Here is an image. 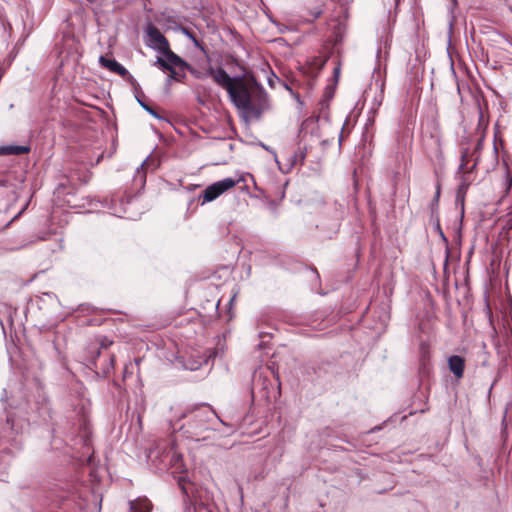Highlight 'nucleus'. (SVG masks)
<instances>
[{"label": "nucleus", "mask_w": 512, "mask_h": 512, "mask_svg": "<svg viewBox=\"0 0 512 512\" xmlns=\"http://www.w3.org/2000/svg\"><path fill=\"white\" fill-rule=\"evenodd\" d=\"M25 210H26V207H23V208L21 209V211H20V212L22 213V212H24Z\"/></svg>", "instance_id": "obj_37"}, {"label": "nucleus", "mask_w": 512, "mask_h": 512, "mask_svg": "<svg viewBox=\"0 0 512 512\" xmlns=\"http://www.w3.org/2000/svg\"><path fill=\"white\" fill-rule=\"evenodd\" d=\"M21 215V212H19L15 217L12 219V221L16 220Z\"/></svg>", "instance_id": "obj_27"}, {"label": "nucleus", "mask_w": 512, "mask_h": 512, "mask_svg": "<svg viewBox=\"0 0 512 512\" xmlns=\"http://www.w3.org/2000/svg\"><path fill=\"white\" fill-rule=\"evenodd\" d=\"M339 74H340V67H335L334 71H333V78H334L335 84H337V82H338Z\"/></svg>", "instance_id": "obj_24"}, {"label": "nucleus", "mask_w": 512, "mask_h": 512, "mask_svg": "<svg viewBox=\"0 0 512 512\" xmlns=\"http://www.w3.org/2000/svg\"><path fill=\"white\" fill-rule=\"evenodd\" d=\"M335 83L327 85L324 91V99L320 102L322 108L328 107V102L333 98L335 93Z\"/></svg>", "instance_id": "obj_18"}, {"label": "nucleus", "mask_w": 512, "mask_h": 512, "mask_svg": "<svg viewBox=\"0 0 512 512\" xmlns=\"http://www.w3.org/2000/svg\"><path fill=\"white\" fill-rule=\"evenodd\" d=\"M14 422L11 416H7L6 423L3 427L4 432L13 431Z\"/></svg>", "instance_id": "obj_21"}, {"label": "nucleus", "mask_w": 512, "mask_h": 512, "mask_svg": "<svg viewBox=\"0 0 512 512\" xmlns=\"http://www.w3.org/2000/svg\"><path fill=\"white\" fill-rule=\"evenodd\" d=\"M87 1H88V2H90V3H93V2H94V0H87Z\"/></svg>", "instance_id": "obj_39"}, {"label": "nucleus", "mask_w": 512, "mask_h": 512, "mask_svg": "<svg viewBox=\"0 0 512 512\" xmlns=\"http://www.w3.org/2000/svg\"><path fill=\"white\" fill-rule=\"evenodd\" d=\"M99 63L102 67L108 69L109 71L120 75L122 78L127 80L134 89H140V85L137 83L135 78L129 73V71L118 63L115 59H109L105 56H100Z\"/></svg>", "instance_id": "obj_6"}, {"label": "nucleus", "mask_w": 512, "mask_h": 512, "mask_svg": "<svg viewBox=\"0 0 512 512\" xmlns=\"http://www.w3.org/2000/svg\"><path fill=\"white\" fill-rule=\"evenodd\" d=\"M448 366L450 371L454 374L457 379L463 377L465 369V360L463 357L453 355L448 358Z\"/></svg>", "instance_id": "obj_9"}, {"label": "nucleus", "mask_w": 512, "mask_h": 512, "mask_svg": "<svg viewBox=\"0 0 512 512\" xmlns=\"http://www.w3.org/2000/svg\"><path fill=\"white\" fill-rule=\"evenodd\" d=\"M250 83L254 86L250 107L244 111L253 115L254 118L260 119L262 114L270 108L269 97L265 89L258 83L254 75L250 76Z\"/></svg>", "instance_id": "obj_4"}, {"label": "nucleus", "mask_w": 512, "mask_h": 512, "mask_svg": "<svg viewBox=\"0 0 512 512\" xmlns=\"http://www.w3.org/2000/svg\"><path fill=\"white\" fill-rule=\"evenodd\" d=\"M273 77H274L276 80H279V77H278L276 74H273Z\"/></svg>", "instance_id": "obj_34"}, {"label": "nucleus", "mask_w": 512, "mask_h": 512, "mask_svg": "<svg viewBox=\"0 0 512 512\" xmlns=\"http://www.w3.org/2000/svg\"><path fill=\"white\" fill-rule=\"evenodd\" d=\"M209 76L224 88L228 94H232L233 91V81H239L240 78H236V76L231 77L222 67L214 68L212 66L208 67Z\"/></svg>", "instance_id": "obj_8"}, {"label": "nucleus", "mask_w": 512, "mask_h": 512, "mask_svg": "<svg viewBox=\"0 0 512 512\" xmlns=\"http://www.w3.org/2000/svg\"><path fill=\"white\" fill-rule=\"evenodd\" d=\"M467 189L468 184H466L465 182H462L457 189L456 203H461L462 212L464 211V197Z\"/></svg>", "instance_id": "obj_19"}, {"label": "nucleus", "mask_w": 512, "mask_h": 512, "mask_svg": "<svg viewBox=\"0 0 512 512\" xmlns=\"http://www.w3.org/2000/svg\"><path fill=\"white\" fill-rule=\"evenodd\" d=\"M176 65H181L184 68H187V71L191 73V75L196 79H205L209 76L208 69L206 71L199 70L192 65L188 64L184 59L179 56L178 61L173 62Z\"/></svg>", "instance_id": "obj_12"}, {"label": "nucleus", "mask_w": 512, "mask_h": 512, "mask_svg": "<svg viewBox=\"0 0 512 512\" xmlns=\"http://www.w3.org/2000/svg\"><path fill=\"white\" fill-rule=\"evenodd\" d=\"M148 40L147 45L154 50H157L164 56L163 59H168L170 62L178 61L179 55L170 49L167 38L160 32V30L153 24H148L146 28Z\"/></svg>", "instance_id": "obj_3"}, {"label": "nucleus", "mask_w": 512, "mask_h": 512, "mask_svg": "<svg viewBox=\"0 0 512 512\" xmlns=\"http://www.w3.org/2000/svg\"><path fill=\"white\" fill-rule=\"evenodd\" d=\"M451 3H452V6H453V7H456V6H457V0H451Z\"/></svg>", "instance_id": "obj_26"}, {"label": "nucleus", "mask_w": 512, "mask_h": 512, "mask_svg": "<svg viewBox=\"0 0 512 512\" xmlns=\"http://www.w3.org/2000/svg\"><path fill=\"white\" fill-rule=\"evenodd\" d=\"M306 373L310 374L309 367L306 368Z\"/></svg>", "instance_id": "obj_35"}, {"label": "nucleus", "mask_w": 512, "mask_h": 512, "mask_svg": "<svg viewBox=\"0 0 512 512\" xmlns=\"http://www.w3.org/2000/svg\"><path fill=\"white\" fill-rule=\"evenodd\" d=\"M268 82H269V85H270L271 87H273V84H274L273 80H272V79H269V81H268Z\"/></svg>", "instance_id": "obj_28"}, {"label": "nucleus", "mask_w": 512, "mask_h": 512, "mask_svg": "<svg viewBox=\"0 0 512 512\" xmlns=\"http://www.w3.org/2000/svg\"><path fill=\"white\" fill-rule=\"evenodd\" d=\"M273 77H274L276 80H279V77H278L276 74H273Z\"/></svg>", "instance_id": "obj_31"}, {"label": "nucleus", "mask_w": 512, "mask_h": 512, "mask_svg": "<svg viewBox=\"0 0 512 512\" xmlns=\"http://www.w3.org/2000/svg\"><path fill=\"white\" fill-rule=\"evenodd\" d=\"M440 193H441V186L440 184L438 183L437 186H436V192H435V195L431 201V204H430V209H431V218L432 219H436L437 221V224H436V227L437 229L440 231V234L442 236L443 239L446 240L442 230H441V227H440V224H439V218H438V207H439V198H440Z\"/></svg>", "instance_id": "obj_10"}, {"label": "nucleus", "mask_w": 512, "mask_h": 512, "mask_svg": "<svg viewBox=\"0 0 512 512\" xmlns=\"http://www.w3.org/2000/svg\"><path fill=\"white\" fill-rule=\"evenodd\" d=\"M273 77H274L276 80H279V77H278L276 74H273Z\"/></svg>", "instance_id": "obj_32"}, {"label": "nucleus", "mask_w": 512, "mask_h": 512, "mask_svg": "<svg viewBox=\"0 0 512 512\" xmlns=\"http://www.w3.org/2000/svg\"><path fill=\"white\" fill-rule=\"evenodd\" d=\"M313 271L316 274V276L319 277L318 271L316 269H313Z\"/></svg>", "instance_id": "obj_30"}, {"label": "nucleus", "mask_w": 512, "mask_h": 512, "mask_svg": "<svg viewBox=\"0 0 512 512\" xmlns=\"http://www.w3.org/2000/svg\"><path fill=\"white\" fill-rule=\"evenodd\" d=\"M465 155H462V163L459 166V170L462 171L465 168Z\"/></svg>", "instance_id": "obj_25"}, {"label": "nucleus", "mask_w": 512, "mask_h": 512, "mask_svg": "<svg viewBox=\"0 0 512 512\" xmlns=\"http://www.w3.org/2000/svg\"><path fill=\"white\" fill-rule=\"evenodd\" d=\"M251 75L252 74L236 76V78H240V80L233 81L232 94H228L232 103L238 109L244 110L250 107V100L253 96L252 93L254 89V86L250 83Z\"/></svg>", "instance_id": "obj_2"}, {"label": "nucleus", "mask_w": 512, "mask_h": 512, "mask_svg": "<svg viewBox=\"0 0 512 512\" xmlns=\"http://www.w3.org/2000/svg\"><path fill=\"white\" fill-rule=\"evenodd\" d=\"M171 466L174 469V472L183 473L186 471L184 467L183 457L181 454L173 453L171 456Z\"/></svg>", "instance_id": "obj_16"}, {"label": "nucleus", "mask_w": 512, "mask_h": 512, "mask_svg": "<svg viewBox=\"0 0 512 512\" xmlns=\"http://www.w3.org/2000/svg\"><path fill=\"white\" fill-rule=\"evenodd\" d=\"M188 419V421L180 426L187 437L199 440H206L209 438L205 433L208 431H215L216 425L226 423L218 417L216 412L208 405L196 406L193 409L186 410L179 417V420Z\"/></svg>", "instance_id": "obj_1"}, {"label": "nucleus", "mask_w": 512, "mask_h": 512, "mask_svg": "<svg viewBox=\"0 0 512 512\" xmlns=\"http://www.w3.org/2000/svg\"><path fill=\"white\" fill-rule=\"evenodd\" d=\"M152 504L147 498L129 501V512H151Z\"/></svg>", "instance_id": "obj_11"}, {"label": "nucleus", "mask_w": 512, "mask_h": 512, "mask_svg": "<svg viewBox=\"0 0 512 512\" xmlns=\"http://www.w3.org/2000/svg\"><path fill=\"white\" fill-rule=\"evenodd\" d=\"M181 31L185 36H187L194 43V45L196 47H199L201 50H204L203 46L201 45V43L199 42V40L197 39V37L193 31H191L187 27H181Z\"/></svg>", "instance_id": "obj_20"}, {"label": "nucleus", "mask_w": 512, "mask_h": 512, "mask_svg": "<svg viewBox=\"0 0 512 512\" xmlns=\"http://www.w3.org/2000/svg\"><path fill=\"white\" fill-rule=\"evenodd\" d=\"M154 65L161 69L163 72H169L167 83H170L171 80L180 82L186 76L187 68H184L181 65H176L173 62H170L168 59L157 57Z\"/></svg>", "instance_id": "obj_7"}, {"label": "nucleus", "mask_w": 512, "mask_h": 512, "mask_svg": "<svg viewBox=\"0 0 512 512\" xmlns=\"http://www.w3.org/2000/svg\"><path fill=\"white\" fill-rule=\"evenodd\" d=\"M135 91V97H136V100L138 101V103L140 104V106L146 111L148 112L150 115H152L154 118H157V119H160V115L157 113V111L151 107L149 104H147L145 101H144V98H145V95L144 93L142 92L141 88L136 90L134 89Z\"/></svg>", "instance_id": "obj_15"}, {"label": "nucleus", "mask_w": 512, "mask_h": 512, "mask_svg": "<svg viewBox=\"0 0 512 512\" xmlns=\"http://www.w3.org/2000/svg\"><path fill=\"white\" fill-rule=\"evenodd\" d=\"M30 151L28 146L23 145H3L0 146V155H23Z\"/></svg>", "instance_id": "obj_14"}, {"label": "nucleus", "mask_w": 512, "mask_h": 512, "mask_svg": "<svg viewBox=\"0 0 512 512\" xmlns=\"http://www.w3.org/2000/svg\"><path fill=\"white\" fill-rule=\"evenodd\" d=\"M262 147H263L264 149H266L267 151H271V150L268 148V146H266V145H264V144H262Z\"/></svg>", "instance_id": "obj_29"}, {"label": "nucleus", "mask_w": 512, "mask_h": 512, "mask_svg": "<svg viewBox=\"0 0 512 512\" xmlns=\"http://www.w3.org/2000/svg\"><path fill=\"white\" fill-rule=\"evenodd\" d=\"M273 77H274L276 80H279V77H278L276 74H273Z\"/></svg>", "instance_id": "obj_33"}, {"label": "nucleus", "mask_w": 512, "mask_h": 512, "mask_svg": "<svg viewBox=\"0 0 512 512\" xmlns=\"http://www.w3.org/2000/svg\"><path fill=\"white\" fill-rule=\"evenodd\" d=\"M238 181L232 178H225L209 185L203 192L201 197L203 198L202 204L211 202L222 195L227 190L233 188Z\"/></svg>", "instance_id": "obj_5"}, {"label": "nucleus", "mask_w": 512, "mask_h": 512, "mask_svg": "<svg viewBox=\"0 0 512 512\" xmlns=\"http://www.w3.org/2000/svg\"><path fill=\"white\" fill-rule=\"evenodd\" d=\"M25 210H26V207H23V208L21 209V211H20V212L22 213V212H24Z\"/></svg>", "instance_id": "obj_36"}, {"label": "nucleus", "mask_w": 512, "mask_h": 512, "mask_svg": "<svg viewBox=\"0 0 512 512\" xmlns=\"http://www.w3.org/2000/svg\"><path fill=\"white\" fill-rule=\"evenodd\" d=\"M306 154H307V149L306 148H299L297 152H295L291 157H290V167H293V166H296V165H302L305 161V158H306Z\"/></svg>", "instance_id": "obj_17"}, {"label": "nucleus", "mask_w": 512, "mask_h": 512, "mask_svg": "<svg viewBox=\"0 0 512 512\" xmlns=\"http://www.w3.org/2000/svg\"><path fill=\"white\" fill-rule=\"evenodd\" d=\"M185 483H186L185 477L180 476L178 478V484H179L181 490L183 491V493L187 494Z\"/></svg>", "instance_id": "obj_23"}, {"label": "nucleus", "mask_w": 512, "mask_h": 512, "mask_svg": "<svg viewBox=\"0 0 512 512\" xmlns=\"http://www.w3.org/2000/svg\"><path fill=\"white\" fill-rule=\"evenodd\" d=\"M25 210H26V207H23V208L21 209V211H20V212L22 213V212H24Z\"/></svg>", "instance_id": "obj_38"}, {"label": "nucleus", "mask_w": 512, "mask_h": 512, "mask_svg": "<svg viewBox=\"0 0 512 512\" xmlns=\"http://www.w3.org/2000/svg\"><path fill=\"white\" fill-rule=\"evenodd\" d=\"M326 59L322 57H313L308 63L307 74L311 78H316L319 71L324 67Z\"/></svg>", "instance_id": "obj_13"}, {"label": "nucleus", "mask_w": 512, "mask_h": 512, "mask_svg": "<svg viewBox=\"0 0 512 512\" xmlns=\"http://www.w3.org/2000/svg\"><path fill=\"white\" fill-rule=\"evenodd\" d=\"M318 121V118H313V117H309L307 119H305L303 122H302V125H301V129H300V133L303 132V130L310 124H314Z\"/></svg>", "instance_id": "obj_22"}]
</instances>
